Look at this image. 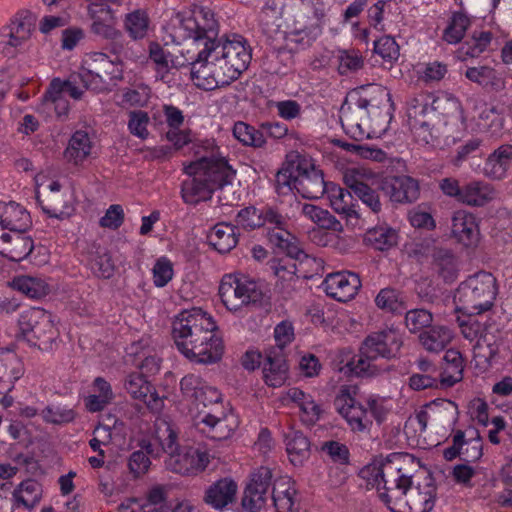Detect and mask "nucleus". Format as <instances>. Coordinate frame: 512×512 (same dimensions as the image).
I'll return each mask as SVG.
<instances>
[{"label": "nucleus", "instance_id": "f257e3e1", "mask_svg": "<svg viewBox=\"0 0 512 512\" xmlns=\"http://www.w3.org/2000/svg\"><path fill=\"white\" fill-rule=\"evenodd\" d=\"M213 318L199 308L182 311L172 323L177 349L189 360L201 364L219 361L224 352Z\"/></svg>", "mask_w": 512, "mask_h": 512}, {"label": "nucleus", "instance_id": "f03ea898", "mask_svg": "<svg viewBox=\"0 0 512 512\" xmlns=\"http://www.w3.org/2000/svg\"><path fill=\"white\" fill-rule=\"evenodd\" d=\"M379 102L367 98L357 92L350 93L340 110V121L343 128L354 139L359 140L369 136V129L385 122L392 106L390 93L377 87Z\"/></svg>", "mask_w": 512, "mask_h": 512}, {"label": "nucleus", "instance_id": "7ed1b4c3", "mask_svg": "<svg viewBox=\"0 0 512 512\" xmlns=\"http://www.w3.org/2000/svg\"><path fill=\"white\" fill-rule=\"evenodd\" d=\"M398 331L388 328L369 334L361 344L357 358L345 365V373L360 377L377 375L380 369L374 364L378 358L391 359L397 356L402 346ZM341 371L344 368H340Z\"/></svg>", "mask_w": 512, "mask_h": 512}, {"label": "nucleus", "instance_id": "20e7f679", "mask_svg": "<svg viewBox=\"0 0 512 512\" xmlns=\"http://www.w3.org/2000/svg\"><path fill=\"white\" fill-rule=\"evenodd\" d=\"M437 488L430 476L423 483L413 485L411 467L407 465L403 477L385 494L384 504L391 512H430L436 501Z\"/></svg>", "mask_w": 512, "mask_h": 512}, {"label": "nucleus", "instance_id": "39448f33", "mask_svg": "<svg viewBox=\"0 0 512 512\" xmlns=\"http://www.w3.org/2000/svg\"><path fill=\"white\" fill-rule=\"evenodd\" d=\"M496 295V278L491 273L479 272L458 286L454 302L466 314H482L493 307Z\"/></svg>", "mask_w": 512, "mask_h": 512}, {"label": "nucleus", "instance_id": "423d86ee", "mask_svg": "<svg viewBox=\"0 0 512 512\" xmlns=\"http://www.w3.org/2000/svg\"><path fill=\"white\" fill-rule=\"evenodd\" d=\"M204 53L221 66L231 82L247 69L251 61V51L241 36L211 42L206 48H202V55Z\"/></svg>", "mask_w": 512, "mask_h": 512}, {"label": "nucleus", "instance_id": "0eeeda50", "mask_svg": "<svg viewBox=\"0 0 512 512\" xmlns=\"http://www.w3.org/2000/svg\"><path fill=\"white\" fill-rule=\"evenodd\" d=\"M79 70L86 79L87 89L96 93L110 92L123 80V68L102 52L85 54Z\"/></svg>", "mask_w": 512, "mask_h": 512}, {"label": "nucleus", "instance_id": "6e6552de", "mask_svg": "<svg viewBox=\"0 0 512 512\" xmlns=\"http://www.w3.org/2000/svg\"><path fill=\"white\" fill-rule=\"evenodd\" d=\"M414 458L409 454L392 453L385 459H376L363 467L360 476L377 485L379 497L385 502V494H390L397 481L403 477L407 465H412Z\"/></svg>", "mask_w": 512, "mask_h": 512}, {"label": "nucleus", "instance_id": "1a4fd4ad", "mask_svg": "<svg viewBox=\"0 0 512 512\" xmlns=\"http://www.w3.org/2000/svg\"><path fill=\"white\" fill-rule=\"evenodd\" d=\"M18 325L29 345L42 351L52 350L59 333L51 313L38 307L28 308L20 314Z\"/></svg>", "mask_w": 512, "mask_h": 512}, {"label": "nucleus", "instance_id": "9d476101", "mask_svg": "<svg viewBox=\"0 0 512 512\" xmlns=\"http://www.w3.org/2000/svg\"><path fill=\"white\" fill-rule=\"evenodd\" d=\"M219 295L225 307L233 312L259 306L264 298L260 285L255 281L231 274L222 278Z\"/></svg>", "mask_w": 512, "mask_h": 512}, {"label": "nucleus", "instance_id": "9b49d317", "mask_svg": "<svg viewBox=\"0 0 512 512\" xmlns=\"http://www.w3.org/2000/svg\"><path fill=\"white\" fill-rule=\"evenodd\" d=\"M478 314H468V318L460 320L459 327L464 338L473 341L477 340L474 350L478 356L485 359H491L498 354L497 335L498 327L490 318Z\"/></svg>", "mask_w": 512, "mask_h": 512}, {"label": "nucleus", "instance_id": "f8f14e48", "mask_svg": "<svg viewBox=\"0 0 512 512\" xmlns=\"http://www.w3.org/2000/svg\"><path fill=\"white\" fill-rule=\"evenodd\" d=\"M204 153L200 154L197 150L195 153L199 158L191 162L192 166L198 172H203L205 181L209 184L213 192L225 185L231 184L235 177L236 171L228 164L224 157L216 155L214 144L210 141L203 142Z\"/></svg>", "mask_w": 512, "mask_h": 512}, {"label": "nucleus", "instance_id": "ddd939ff", "mask_svg": "<svg viewBox=\"0 0 512 512\" xmlns=\"http://www.w3.org/2000/svg\"><path fill=\"white\" fill-rule=\"evenodd\" d=\"M176 18L187 33L185 37L192 40L195 48H206L217 40L218 22L210 9L200 8L190 16L178 13Z\"/></svg>", "mask_w": 512, "mask_h": 512}, {"label": "nucleus", "instance_id": "4468645a", "mask_svg": "<svg viewBox=\"0 0 512 512\" xmlns=\"http://www.w3.org/2000/svg\"><path fill=\"white\" fill-rule=\"evenodd\" d=\"M35 28V18L29 11L18 12L0 32V53L14 57L17 50L27 42Z\"/></svg>", "mask_w": 512, "mask_h": 512}, {"label": "nucleus", "instance_id": "2eb2a0df", "mask_svg": "<svg viewBox=\"0 0 512 512\" xmlns=\"http://www.w3.org/2000/svg\"><path fill=\"white\" fill-rule=\"evenodd\" d=\"M198 50L196 58L191 57V77L195 85L203 90L211 91L218 87L227 86L231 83L229 78L218 66L217 63L204 53L202 48Z\"/></svg>", "mask_w": 512, "mask_h": 512}, {"label": "nucleus", "instance_id": "dca6fc26", "mask_svg": "<svg viewBox=\"0 0 512 512\" xmlns=\"http://www.w3.org/2000/svg\"><path fill=\"white\" fill-rule=\"evenodd\" d=\"M355 388L343 386L334 399L336 411L354 432H363L372 424L368 411L353 397Z\"/></svg>", "mask_w": 512, "mask_h": 512}, {"label": "nucleus", "instance_id": "f3484780", "mask_svg": "<svg viewBox=\"0 0 512 512\" xmlns=\"http://www.w3.org/2000/svg\"><path fill=\"white\" fill-rule=\"evenodd\" d=\"M139 451L146 453L147 457L158 458L162 453H173L178 449L177 433L172 425L163 418H157L154 422L150 438L139 441Z\"/></svg>", "mask_w": 512, "mask_h": 512}, {"label": "nucleus", "instance_id": "a211bd4d", "mask_svg": "<svg viewBox=\"0 0 512 512\" xmlns=\"http://www.w3.org/2000/svg\"><path fill=\"white\" fill-rule=\"evenodd\" d=\"M408 123L411 131L418 141L426 144L433 139V121L436 117L435 110L430 106L424 96L413 98L407 109Z\"/></svg>", "mask_w": 512, "mask_h": 512}, {"label": "nucleus", "instance_id": "6ab92c4d", "mask_svg": "<svg viewBox=\"0 0 512 512\" xmlns=\"http://www.w3.org/2000/svg\"><path fill=\"white\" fill-rule=\"evenodd\" d=\"M299 7L294 18L296 33L306 36H317L322 31L326 17L323 0H299Z\"/></svg>", "mask_w": 512, "mask_h": 512}, {"label": "nucleus", "instance_id": "aec40b11", "mask_svg": "<svg viewBox=\"0 0 512 512\" xmlns=\"http://www.w3.org/2000/svg\"><path fill=\"white\" fill-rule=\"evenodd\" d=\"M166 466L169 470L181 475H197L204 471L209 464L206 451L196 447H185L181 451L169 453Z\"/></svg>", "mask_w": 512, "mask_h": 512}, {"label": "nucleus", "instance_id": "412c9836", "mask_svg": "<svg viewBox=\"0 0 512 512\" xmlns=\"http://www.w3.org/2000/svg\"><path fill=\"white\" fill-rule=\"evenodd\" d=\"M301 167L305 169L298 170L296 178V191L307 199H318L325 191L329 183L325 182L323 172L317 169L312 159L299 154Z\"/></svg>", "mask_w": 512, "mask_h": 512}, {"label": "nucleus", "instance_id": "4be33fe9", "mask_svg": "<svg viewBox=\"0 0 512 512\" xmlns=\"http://www.w3.org/2000/svg\"><path fill=\"white\" fill-rule=\"evenodd\" d=\"M322 286L329 297L347 302L357 294L361 280L358 274L353 272H336L327 275Z\"/></svg>", "mask_w": 512, "mask_h": 512}, {"label": "nucleus", "instance_id": "5701e85b", "mask_svg": "<svg viewBox=\"0 0 512 512\" xmlns=\"http://www.w3.org/2000/svg\"><path fill=\"white\" fill-rule=\"evenodd\" d=\"M238 484L231 477H223L210 484L204 492L203 502L216 511H224L237 499Z\"/></svg>", "mask_w": 512, "mask_h": 512}, {"label": "nucleus", "instance_id": "b1692460", "mask_svg": "<svg viewBox=\"0 0 512 512\" xmlns=\"http://www.w3.org/2000/svg\"><path fill=\"white\" fill-rule=\"evenodd\" d=\"M180 390L184 397L204 406L221 400V393L196 374L185 375L180 381Z\"/></svg>", "mask_w": 512, "mask_h": 512}, {"label": "nucleus", "instance_id": "393cba45", "mask_svg": "<svg viewBox=\"0 0 512 512\" xmlns=\"http://www.w3.org/2000/svg\"><path fill=\"white\" fill-rule=\"evenodd\" d=\"M380 187L395 203H412L420 194L418 181L406 175L385 178Z\"/></svg>", "mask_w": 512, "mask_h": 512}, {"label": "nucleus", "instance_id": "a878e982", "mask_svg": "<svg viewBox=\"0 0 512 512\" xmlns=\"http://www.w3.org/2000/svg\"><path fill=\"white\" fill-rule=\"evenodd\" d=\"M124 387L132 398L144 402L152 412H160L163 408V399L143 375L129 374L125 379Z\"/></svg>", "mask_w": 512, "mask_h": 512}, {"label": "nucleus", "instance_id": "bb28decb", "mask_svg": "<svg viewBox=\"0 0 512 512\" xmlns=\"http://www.w3.org/2000/svg\"><path fill=\"white\" fill-rule=\"evenodd\" d=\"M451 234L463 246L475 247L480 236L475 216L465 210L455 211L451 219Z\"/></svg>", "mask_w": 512, "mask_h": 512}, {"label": "nucleus", "instance_id": "cd10ccee", "mask_svg": "<svg viewBox=\"0 0 512 512\" xmlns=\"http://www.w3.org/2000/svg\"><path fill=\"white\" fill-rule=\"evenodd\" d=\"M190 163L185 166L184 171L188 178L181 184V196L186 204L196 205L201 201L211 198L213 190L202 177L203 172H198Z\"/></svg>", "mask_w": 512, "mask_h": 512}, {"label": "nucleus", "instance_id": "c85d7f7f", "mask_svg": "<svg viewBox=\"0 0 512 512\" xmlns=\"http://www.w3.org/2000/svg\"><path fill=\"white\" fill-rule=\"evenodd\" d=\"M238 422L233 414L221 417L206 414L197 422L198 430L212 440H225L237 428Z\"/></svg>", "mask_w": 512, "mask_h": 512}, {"label": "nucleus", "instance_id": "c756f323", "mask_svg": "<svg viewBox=\"0 0 512 512\" xmlns=\"http://www.w3.org/2000/svg\"><path fill=\"white\" fill-rule=\"evenodd\" d=\"M288 365L284 351L280 347H270L265 351L263 374L267 385L282 386L287 379Z\"/></svg>", "mask_w": 512, "mask_h": 512}, {"label": "nucleus", "instance_id": "7c9ffc66", "mask_svg": "<svg viewBox=\"0 0 512 512\" xmlns=\"http://www.w3.org/2000/svg\"><path fill=\"white\" fill-rule=\"evenodd\" d=\"M291 258H282L273 260L271 269L277 277L275 289L284 298L292 297L297 290L300 278L296 274V264Z\"/></svg>", "mask_w": 512, "mask_h": 512}, {"label": "nucleus", "instance_id": "2f4dec72", "mask_svg": "<svg viewBox=\"0 0 512 512\" xmlns=\"http://www.w3.org/2000/svg\"><path fill=\"white\" fill-rule=\"evenodd\" d=\"M24 374V365L11 350H0V394L9 391Z\"/></svg>", "mask_w": 512, "mask_h": 512}, {"label": "nucleus", "instance_id": "473e14b6", "mask_svg": "<svg viewBox=\"0 0 512 512\" xmlns=\"http://www.w3.org/2000/svg\"><path fill=\"white\" fill-rule=\"evenodd\" d=\"M431 257L432 269L445 282L452 283L458 278L459 261L450 249L433 247Z\"/></svg>", "mask_w": 512, "mask_h": 512}, {"label": "nucleus", "instance_id": "72a5a7b5", "mask_svg": "<svg viewBox=\"0 0 512 512\" xmlns=\"http://www.w3.org/2000/svg\"><path fill=\"white\" fill-rule=\"evenodd\" d=\"M0 220L10 232H26L32 225L30 214L15 202L0 203Z\"/></svg>", "mask_w": 512, "mask_h": 512}, {"label": "nucleus", "instance_id": "f704fd0d", "mask_svg": "<svg viewBox=\"0 0 512 512\" xmlns=\"http://www.w3.org/2000/svg\"><path fill=\"white\" fill-rule=\"evenodd\" d=\"M301 169L304 168L301 167L299 154H289L275 178V188L279 195H286L296 190V178H298V170Z\"/></svg>", "mask_w": 512, "mask_h": 512}, {"label": "nucleus", "instance_id": "c9c22d12", "mask_svg": "<svg viewBox=\"0 0 512 512\" xmlns=\"http://www.w3.org/2000/svg\"><path fill=\"white\" fill-rule=\"evenodd\" d=\"M238 228L232 224L221 222L216 224L207 235L208 243L219 253H228L238 243Z\"/></svg>", "mask_w": 512, "mask_h": 512}, {"label": "nucleus", "instance_id": "e433bc0d", "mask_svg": "<svg viewBox=\"0 0 512 512\" xmlns=\"http://www.w3.org/2000/svg\"><path fill=\"white\" fill-rule=\"evenodd\" d=\"M495 197L496 191L491 184L484 181H471L462 186L460 202L472 207H481Z\"/></svg>", "mask_w": 512, "mask_h": 512}, {"label": "nucleus", "instance_id": "4c0bfd02", "mask_svg": "<svg viewBox=\"0 0 512 512\" xmlns=\"http://www.w3.org/2000/svg\"><path fill=\"white\" fill-rule=\"evenodd\" d=\"M267 239L269 243L279 252H284L287 258L300 259L306 256L295 243L294 236L286 229V225L267 228Z\"/></svg>", "mask_w": 512, "mask_h": 512}, {"label": "nucleus", "instance_id": "58836bf2", "mask_svg": "<svg viewBox=\"0 0 512 512\" xmlns=\"http://www.w3.org/2000/svg\"><path fill=\"white\" fill-rule=\"evenodd\" d=\"M493 35L490 31H474L457 49L456 57L464 62L468 58H477L491 44Z\"/></svg>", "mask_w": 512, "mask_h": 512}, {"label": "nucleus", "instance_id": "ea45409f", "mask_svg": "<svg viewBox=\"0 0 512 512\" xmlns=\"http://www.w3.org/2000/svg\"><path fill=\"white\" fill-rule=\"evenodd\" d=\"M464 75L469 81L485 89L499 91L504 88V79L501 74L488 65L468 67Z\"/></svg>", "mask_w": 512, "mask_h": 512}, {"label": "nucleus", "instance_id": "a19ab883", "mask_svg": "<svg viewBox=\"0 0 512 512\" xmlns=\"http://www.w3.org/2000/svg\"><path fill=\"white\" fill-rule=\"evenodd\" d=\"M286 451L291 463L295 466L302 465L310 456V441L298 430L290 429L284 435Z\"/></svg>", "mask_w": 512, "mask_h": 512}, {"label": "nucleus", "instance_id": "79ce46f5", "mask_svg": "<svg viewBox=\"0 0 512 512\" xmlns=\"http://www.w3.org/2000/svg\"><path fill=\"white\" fill-rule=\"evenodd\" d=\"M92 150V142L86 131L78 130L70 138L64 151V158L74 165H80L86 160Z\"/></svg>", "mask_w": 512, "mask_h": 512}, {"label": "nucleus", "instance_id": "37998d69", "mask_svg": "<svg viewBox=\"0 0 512 512\" xmlns=\"http://www.w3.org/2000/svg\"><path fill=\"white\" fill-rule=\"evenodd\" d=\"M88 263L93 274L98 278L109 279L114 275L115 265L105 247L92 244L88 251Z\"/></svg>", "mask_w": 512, "mask_h": 512}, {"label": "nucleus", "instance_id": "c03bdc74", "mask_svg": "<svg viewBox=\"0 0 512 512\" xmlns=\"http://www.w3.org/2000/svg\"><path fill=\"white\" fill-rule=\"evenodd\" d=\"M512 161V145H502L487 158L484 174L492 179H502Z\"/></svg>", "mask_w": 512, "mask_h": 512}, {"label": "nucleus", "instance_id": "a18cd8bd", "mask_svg": "<svg viewBox=\"0 0 512 512\" xmlns=\"http://www.w3.org/2000/svg\"><path fill=\"white\" fill-rule=\"evenodd\" d=\"M88 90L86 79L79 70L77 73H72L66 80L55 78L49 85V94L55 95L57 93L68 94L75 100H80L84 92Z\"/></svg>", "mask_w": 512, "mask_h": 512}, {"label": "nucleus", "instance_id": "49530a36", "mask_svg": "<svg viewBox=\"0 0 512 512\" xmlns=\"http://www.w3.org/2000/svg\"><path fill=\"white\" fill-rule=\"evenodd\" d=\"M333 210L346 217H357V212L353 205L352 191L342 188L334 183H329L325 191Z\"/></svg>", "mask_w": 512, "mask_h": 512}, {"label": "nucleus", "instance_id": "de8ad7c7", "mask_svg": "<svg viewBox=\"0 0 512 512\" xmlns=\"http://www.w3.org/2000/svg\"><path fill=\"white\" fill-rule=\"evenodd\" d=\"M453 333L445 326H434L429 330L423 331L419 336L422 347L433 353H438L446 348L452 341Z\"/></svg>", "mask_w": 512, "mask_h": 512}, {"label": "nucleus", "instance_id": "09e8293b", "mask_svg": "<svg viewBox=\"0 0 512 512\" xmlns=\"http://www.w3.org/2000/svg\"><path fill=\"white\" fill-rule=\"evenodd\" d=\"M25 232H12V235L0 251V254L11 261H21L33 250V241L24 236Z\"/></svg>", "mask_w": 512, "mask_h": 512}, {"label": "nucleus", "instance_id": "8fccbe9b", "mask_svg": "<svg viewBox=\"0 0 512 512\" xmlns=\"http://www.w3.org/2000/svg\"><path fill=\"white\" fill-rule=\"evenodd\" d=\"M398 233L387 225L368 229L364 235V242L376 250H389L397 244Z\"/></svg>", "mask_w": 512, "mask_h": 512}, {"label": "nucleus", "instance_id": "3c124183", "mask_svg": "<svg viewBox=\"0 0 512 512\" xmlns=\"http://www.w3.org/2000/svg\"><path fill=\"white\" fill-rule=\"evenodd\" d=\"M13 496L18 504L27 509H32L41 499L42 487L36 480L27 479L15 489Z\"/></svg>", "mask_w": 512, "mask_h": 512}, {"label": "nucleus", "instance_id": "603ef678", "mask_svg": "<svg viewBox=\"0 0 512 512\" xmlns=\"http://www.w3.org/2000/svg\"><path fill=\"white\" fill-rule=\"evenodd\" d=\"M150 19L146 11L137 9L124 18V28L133 40H141L148 34Z\"/></svg>", "mask_w": 512, "mask_h": 512}, {"label": "nucleus", "instance_id": "864d4df0", "mask_svg": "<svg viewBox=\"0 0 512 512\" xmlns=\"http://www.w3.org/2000/svg\"><path fill=\"white\" fill-rule=\"evenodd\" d=\"M350 190L365 204L371 211L378 214L382 211V202L378 192L366 183L358 180H346Z\"/></svg>", "mask_w": 512, "mask_h": 512}, {"label": "nucleus", "instance_id": "5fc2aeb1", "mask_svg": "<svg viewBox=\"0 0 512 512\" xmlns=\"http://www.w3.org/2000/svg\"><path fill=\"white\" fill-rule=\"evenodd\" d=\"M12 287L30 298H41L49 291L47 283L36 277L19 276L13 279Z\"/></svg>", "mask_w": 512, "mask_h": 512}, {"label": "nucleus", "instance_id": "6e6d98bb", "mask_svg": "<svg viewBox=\"0 0 512 512\" xmlns=\"http://www.w3.org/2000/svg\"><path fill=\"white\" fill-rule=\"evenodd\" d=\"M233 135L243 145L254 148H261L266 143L262 131H259L244 122H237L234 124Z\"/></svg>", "mask_w": 512, "mask_h": 512}, {"label": "nucleus", "instance_id": "4d7b16f0", "mask_svg": "<svg viewBox=\"0 0 512 512\" xmlns=\"http://www.w3.org/2000/svg\"><path fill=\"white\" fill-rule=\"evenodd\" d=\"M301 212L321 228L337 230L340 227V222L329 211L319 206L304 204Z\"/></svg>", "mask_w": 512, "mask_h": 512}, {"label": "nucleus", "instance_id": "13d9d810", "mask_svg": "<svg viewBox=\"0 0 512 512\" xmlns=\"http://www.w3.org/2000/svg\"><path fill=\"white\" fill-rule=\"evenodd\" d=\"M375 303L378 308L391 313H402L406 309L400 293L392 288L380 290Z\"/></svg>", "mask_w": 512, "mask_h": 512}, {"label": "nucleus", "instance_id": "bf43d9fd", "mask_svg": "<svg viewBox=\"0 0 512 512\" xmlns=\"http://www.w3.org/2000/svg\"><path fill=\"white\" fill-rule=\"evenodd\" d=\"M109 53L114 56L112 62H117L120 67L123 68L125 60L134 59L137 55L134 53L132 48L129 46V42L125 40L122 32L115 38L109 40L108 47Z\"/></svg>", "mask_w": 512, "mask_h": 512}, {"label": "nucleus", "instance_id": "052dcab7", "mask_svg": "<svg viewBox=\"0 0 512 512\" xmlns=\"http://www.w3.org/2000/svg\"><path fill=\"white\" fill-rule=\"evenodd\" d=\"M470 25L469 18L462 13H455L450 24L444 30L443 39L450 44L460 42Z\"/></svg>", "mask_w": 512, "mask_h": 512}, {"label": "nucleus", "instance_id": "680f3d73", "mask_svg": "<svg viewBox=\"0 0 512 512\" xmlns=\"http://www.w3.org/2000/svg\"><path fill=\"white\" fill-rule=\"evenodd\" d=\"M433 315L423 308L411 309L405 313V325L411 333H417L431 326Z\"/></svg>", "mask_w": 512, "mask_h": 512}, {"label": "nucleus", "instance_id": "e2e57ef3", "mask_svg": "<svg viewBox=\"0 0 512 512\" xmlns=\"http://www.w3.org/2000/svg\"><path fill=\"white\" fill-rule=\"evenodd\" d=\"M43 420L55 425H63L72 422L76 412L66 406H47L41 411Z\"/></svg>", "mask_w": 512, "mask_h": 512}, {"label": "nucleus", "instance_id": "0e129e2a", "mask_svg": "<svg viewBox=\"0 0 512 512\" xmlns=\"http://www.w3.org/2000/svg\"><path fill=\"white\" fill-rule=\"evenodd\" d=\"M320 450L325 453L333 463L348 465L350 462V451L348 447L339 441H324L321 444Z\"/></svg>", "mask_w": 512, "mask_h": 512}, {"label": "nucleus", "instance_id": "69168bd1", "mask_svg": "<svg viewBox=\"0 0 512 512\" xmlns=\"http://www.w3.org/2000/svg\"><path fill=\"white\" fill-rule=\"evenodd\" d=\"M128 120V130L129 132L144 140L149 136L148 124L150 122V118L147 112L143 110H134L130 111Z\"/></svg>", "mask_w": 512, "mask_h": 512}, {"label": "nucleus", "instance_id": "338daca9", "mask_svg": "<svg viewBox=\"0 0 512 512\" xmlns=\"http://www.w3.org/2000/svg\"><path fill=\"white\" fill-rule=\"evenodd\" d=\"M89 14L92 19V23L90 25V31L105 40H111L115 38L117 35H120V30L116 29L114 25L108 23L105 18H102L99 15H96V11L93 7L89 8Z\"/></svg>", "mask_w": 512, "mask_h": 512}, {"label": "nucleus", "instance_id": "774afa93", "mask_svg": "<svg viewBox=\"0 0 512 512\" xmlns=\"http://www.w3.org/2000/svg\"><path fill=\"white\" fill-rule=\"evenodd\" d=\"M338 71L341 75H348L363 67L362 56L354 51H342L338 56Z\"/></svg>", "mask_w": 512, "mask_h": 512}]
</instances>
